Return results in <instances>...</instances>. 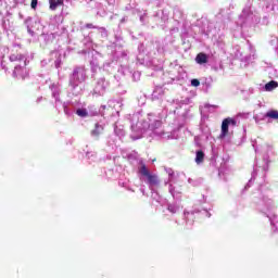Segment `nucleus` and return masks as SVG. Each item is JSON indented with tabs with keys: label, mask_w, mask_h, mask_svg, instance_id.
<instances>
[{
	"label": "nucleus",
	"mask_w": 278,
	"mask_h": 278,
	"mask_svg": "<svg viewBox=\"0 0 278 278\" xmlns=\"http://www.w3.org/2000/svg\"><path fill=\"white\" fill-rule=\"evenodd\" d=\"M266 118H273L274 121H278V111L277 110H270L266 113Z\"/></svg>",
	"instance_id": "nucleus-10"
},
{
	"label": "nucleus",
	"mask_w": 278,
	"mask_h": 278,
	"mask_svg": "<svg viewBox=\"0 0 278 278\" xmlns=\"http://www.w3.org/2000/svg\"><path fill=\"white\" fill-rule=\"evenodd\" d=\"M139 173L140 175H142V177H149L151 175V172H149V168H147L146 164H141V167L139 168Z\"/></svg>",
	"instance_id": "nucleus-9"
},
{
	"label": "nucleus",
	"mask_w": 278,
	"mask_h": 278,
	"mask_svg": "<svg viewBox=\"0 0 278 278\" xmlns=\"http://www.w3.org/2000/svg\"><path fill=\"white\" fill-rule=\"evenodd\" d=\"M77 116H81L83 118H86L88 116V111L86 109H78L76 111Z\"/></svg>",
	"instance_id": "nucleus-12"
},
{
	"label": "nucleus",
	"mask_w": 278,
	"mask_h": 278,
	"mask_svg": "<svg viewBox=\"0 0 278 278\" xmlns=\"http://www.w3.org/2000/svg\"><path fill=\"white\" fill-rule=\"evenodd\" d=\"M197 64H207V54L200 52L195 56Z\"/></svg>",
	"instance_id": "nucleus-3"
},
{
	"label": "nucleus",
	"mask_w": 278,
	"mask_h": 278,
	"mask_svg": "<svg viewBox=\"0 0 278 278\" xmlns=\"http://www.w3.org/2000/svg\"><path fill=\"white\" fill-rule=\"evenodd\" d=\"M60 5H64V0H50V10H58Z\"/></svg>",
	"instance_id": "nucleus-5"
},
{
	"label": "nucleus",
	"mask_w": 278,
	"mask_h": 278,
	"mask_svg": "<svg viewBox=\"0 0 278 278\" xmlns=\"http://www.w3.org/2000/svg\"><path fill=\"white\" fill-rule=\"evenodd\" d=\"M100 134H103V126L96 124L94 129L91 131V135L96 138H99Z\"/></svg>",
	"instance_id": "nucleus-8"
},
{
	"label": "nucleus",
	"mask_w": 278,
	"mask_h": 278,
	"mask_svg": "<svg viewBox=\"0 0 278 278\" xmlns=\"http://www.w3.org/2000/svg\"><path fill=\"white\" fill-rule=\"evenodd\" d=\"M275 88H278V83L275 80H271L265 85V90L267 92H273V90H275Z\"/></svg>",
	"instance_id": "nucleus-7"
},
{
	"label": "nucleus",
	"mask_w": 278,
	"mask_h": 278,
	"mask_svg": "<svg viewBox=\"0 0 278 278\" xmlns=\"http://www.w3.org/2000/svg\"><path fill=\"white\" fill-rule=\"evenodd\" d=\"M203 160H205V153L200 150L197 152L195 163L201 164V163H203Z\"/></svg>",
	"instance_id": "nucleus-11"
},
{
	"label": "nucleus",
	"mask_w": 278,
	"mask_h": 278,
	"mask_svg": "<svg viewBox=\"0 0 278 278\" xmlns=\"http://www.w3.org/2000/svg\"><path fill=\"white\" fill-rule=\"evenodd\" d=\"M10 61L11 62H25V56H23V54L13 53L10 55Z\"/></svg>",
	"instance_id": "nucleus-6"
},
{
	"label": "nucleus",
	"mask_w": 278,
	"mask_h": 278,
	"mask_svg": "<svg viewBox=\"0 0 278 278\" xmlns=\"http://www.w3.org/2000/svg\"><path fill=\"white\" fill-rule=\"evenodd\" d=\"M229 125L236 127L238 125V122L232 117L225 118L222 122V132L219 135V138H227V136H229Z\"/></svg>",
	"instance_id": "nucleus-1"
},
{
	"label": "nucleus",
	"mask_w": 278,
	"mask_h": 278,
	"mask_svg": "<svg viewBox=\"0 0 278 278\" xmlns=\"http://www.w3.org/2000/svg\"><path fill=\"white\" fill-rule=\"evenodd\" d=\"M191 86H193L194 88L201 86V81H199V79H192L191 80Z\"/></svg>",
	"instance_id": "nucleus-13"
},
{
	"label": "nucleus",
	"mask_w": 278,
	"mask_h": 278,
	"mask_svg": "<svg viewBox=\"0 0 278 278\" xmlns=\"http://www.w3.org/2000/svg\"><path fill=\"white\" fill-rule=\"evenodd\" d=\"M33 10H36V8H38V0H31V3H30Z\"/></svg>",
	"instance_id": "nucleus-14"
},
{
	"label": "nucleus",
	"mask_w": 278,
	"mask_h": 278,
	"mask_svg": "<svg viewBox=\"0 0 278 278\" xmlns=\"http://www.w3.org/2000/svg\"><path fill=\"white\" fill-rule=\"evenodd\" d=\"M168 211L175 214V210L172 206H168Z\"/></svg>",
	"instance_id": "nucleus-16"
},
{
	"label": "nucleus",
	"mask_w": 278,
	"mask_h": 278,
	"mask_svg": "<svg viewBox=\"0 0 278 278\" xmlns=\"http://www.w3.org/2000/svg\"><path fill=\"white\" fill-rule=\"evenodd\" d=\"M27 62L23 61L22 65H16L13 71V77H21V79L25 80L29 77V71H27Z\"/></svg>",
	"instance_id": "nucleus-2"
},
{
	"label": "nucleus",
	"mask_w": 278,
	"mask_h": 278,
	"mask_svg": "<svg viewBox=\"0 0 278 278\" xmlns=\"http://www.w3.org/2000/svg\"><path fill=\"white\" fill-rule=\"evenodd\" d=\"M87 29H97V26H94L92 23L86 24Z\"/></svg>",
	"instance_id": "nucleus-15"
},
{
	"label": "nucleus",
	"mask_w": 278,
	"mask_h": 278,
	"mask_svg": "<svg viewBox=\"0 0 278 278\" xmlns=\"http://www.w3.org/2000/svg\"><path fill=\"white\" fill-rule=\"evenodd\" d=\"M147 179L150 186H157V184H160V180L157 179V175L150 174L149 176H147Z\"/></svg>",
	"instance_id": "nucleus-4"
}]
</instances>
